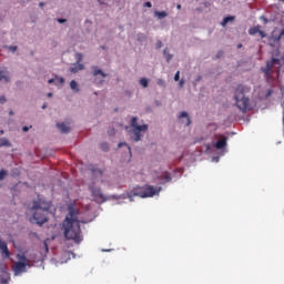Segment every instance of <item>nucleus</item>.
<instances>
[{"label":"nucleus","instance_id":"8fccbe9b","mask_svg":"<svg viewBox=\"0 0 284 284\" xmlns=\"http://www.w3.org/2000/svg\"><path fill=\"white\" fill-rule=\"evenodd\" d=\"M40 6L43 7V2H40Z\"/></svg>","mask_w":284,"mask_h":284},{"label":"nucleus","instance_id":"3c124183","mask_svg":"<svg viewBox=\"0 0 284 284\" xmlns=\"http://www.w3.org/2000/svg\"><path fill=\"white\" fill-rule=\"evenodd\" d=\"M44 246H48V244H44ZM47 250H48V247H47Z\"/></svg>","mask_w":284,"mask_h":284},{"label":"nucleus","instance_id":"6ab92c4d","mask_svg":"<svg viewBox=\"0 0 284 284\" xmlns=\"http://www.w3.org/2000/svg\"><path fill=\"white\" fill-rule=\"evenodd\" d=\"M260 30H261L260 27L251 28V29L248 30V34H251V36L258 34Z\"/></svg>","mask_w":284,"mask_h":284},{"label":"nucleus","instance_id":"72a5a7b5","mask_svg":"<svg viewBox=\"0 0 284 284\" xmlns=\"http://www.w3.org/2000/svg\"><path fill=\"white\" fill-rule=\"evenodd\" d=\"M144 8H152V2H145Z\"/></svg>","mask_w":284,"mask_h":284},{"label":"nucleus","instance_id":"4be33fe9","mask_svg":"<svg viewBox=\"0 0 284 284\" xmlns=\"http://www.w3.org/2000/svg\"><path fill=\"white\" fill-rule=\"evenodd\" d=\"M163 54L166 58L168 63H170V61H172V54L168 53V49H164Z\"/></svg>","mask_w":284,"mask_h":284},{"label":"nucleus","instance_id":"7c9ffc66","mask_svg":"<svg viewBox=\"0 0 284 284\" xmlns=\"http://www.w3.org/2000/svg\"><path fill=\"white\" fill-rule=\"evenodd\" d=\"M123 145H125L128 148L129 152H131L130 145H128L123 142L119 143L118 148H123Z\"/></svg>","mask_w":284,"mask_h":284},{"label":"nucleus","instance_id":"a19ab883","mask_svg":"<svg viewBox=\"0 0 284 284\" xmlns=\"http://www.w3.org/2000/svg\"><path fill=\"white\" fill-rule=\"evenodd\" d=\"M114 133H115L114 129L111 130V131H109V134H110V135H112V134H114Z\"/></svg>","mask_w":284,"mask_h":284},{"label":"nucleus","instance_id":"c756f323","mask_svg":"<svg viewBox=\"0 0 284 284\" xmlns=\"http://www.w3.org/2000/svg\"><path fill=\"white\" fill-rule=\"evenodd\" d=\"M158 85H161L162 88H165V81L159 79L158 80Z\"/></svg>","mask_w":284,"mask_h":284},{"label":"nucleus","instance_id":"412c9836","mask_svg":"<svg viewBox=\"0 0 284 284\" xmlns=\"http://www.w3.org/2000/svg\"><path fill=\"white\" fill-rule=\"evenodd\" d=\"M100 148L103 152H108V150H110V145L106 142L101 143Z\"/></svg>","mask_w":284,"mask_h":284},{"label":"nucleus","instance_id":"7ed1b4c3","mask_svg":"<svg viewBox=\"0 0 284 284\" xmlns=\"http://www.w3.org/2000/svg\"><path fill=\"white\" fill-rule=\"evenodd\" d=\"M250 92H252V87L247 84H239L234 92L235 105L245 114L250 108Z\"/></svg>","mask_w":284,"mask_h":284},{"label":"nucleus","instance_id":"1a4fd4ad","mask_svg":"<svg viewBox=\"0 0 284 284\" xmlns=\"http://www.w3.org/2000/svg\"><path fill=\"white\" fill-rule=\"evenodd\" d=\"M214 148L216 150H223V148H227V138L226 136H222V139H220L215 144Z\"/></svg>","mask_w":284,"mask_h":284},{"label":"nucleus","instance_id":"09e8293b","mask_svg":"<svg viewBox=\"0 0 284 284\" xmlns=\"http://www.w3.org/2000/svg\"><path fill=\"white\" fill-rule=\"evenodd\" d=\"M22 261H28L26 257H22Z\"/></svg>","mask_w":284,"mask_h":284},{"label":"nucleus","instance_id":"c85d7f7f","mask_svg":"<svg viewBox=\"0 0 284 284\" xmlns=\"http://www.w3.org/2000/svg\"><path fill=\"white\" fill-rule=\"evenodd\" d=\"M181 79V72L178 71L174 75V81H179Z\"/></svg>","mask_w":284,"mask_h":284},{"label":"nucleus","instance_id":"ddd939ff","mask_svg":"<svg viewBox=\"0 0 284 284\" xmlns=\"http://www.w3.org/2000/svg\"><path fill=\"white\" fill-rule=\"evenodd\" d=\"M0 81H4L6 83L10 81V78L8 77V70L0 69Z\"/></svg>","mask_w":284,"mask_h":284},{"label":"nucleus","instance_id":"0eeeda50","mask_svg":"<svg viewBox=\"0 0 284 284\" xmlns=\"http://www.w3.org/2000/svg\"><path fill=\"white\" fill-rule=\"evenodd\" d=\"M275 63H281V60L273 58L271 62H266V67L262 69L265 77H272V68H274Z\"/></svg>","mask_w":284,"mask_h":284},{"label":"nucleus","instance_id":"2eb2a0df","mask_svg":"<svg viewBox=\"0 0 284 284\" xmlns=\"http://www.w3.org/2000/svg\"><path fill=\"white\" fill-rule=\"evenodd\" d=\"M179 119H186L185 125H190L192 123L190 115L185 111L180 113Z\"/></svg>","mask_w":284,"mask_h":284},{"label":"nucleus","instance_id":"20e7f679","mask_svg":"<svg viewBox=\"0 0 284 284\" xmlns=\"http://www.w3.org/2000/svg\"><path fill=\"white\" fill-rule=\"evenodd\" d=\"M161 192V187H154L152 185H144L133 191V196H140V199H149L155 196Z\"/></svg>","mask_w":284,"mask_h":284},{"label":"nucleus","instance_id":"f704fd0d","mask_svg":"<svg viewBox=\"0 0 284 284\" xmlns=\"http://www.w3.org/2000/svg\"><path fill=\"white\" fill-rule=\"evenodd\" d=\"M9 50H10L11 52H14V51L17 50V45H11V47H9Z\"/></svg>","mask_w":284,"mask_h":284},{"label":"nucleus","instance_id":"39448f33","mask_svg":"<svg viewBox=\"0 0 284 284\" xmlns=\"http://www.w3.org/2000/svg\"><path fill=\"white\" fill-rule=\"evenodd\" d=\"M131 126L133 129V141H141V132H148V124L139 125L138 119L132 118Z\"/></svg>","mask_w":284,"mask_h":284},{"label":"nucleus","instance_id":"a211bd4d","mask_svg":"<svg viewBox=\"0 0 284 284\" xmlns=\"http://www.w3.org/2000/svg\"><path fill=\"white\" fill-rule=\"evenodd\" d=\"M70 88L73 90V92H79V83H77L74 80L70 82Z\"/></svg>","mask_w":284,"mask_h":284},{"label":"nucleus","instance_id":"393cba45","mask_svg":"<svg viewBox=\"0 0 284 284\" xmlns=\"http://www.w3.org/2000/svg\"><path fill=\"white\" fill-rule=\"evenodd\" d=\"M6 176H8V171H6V170H1L0 171V181H3V179H6Z\"/></svg>","mask_w":284,"mask_h":284},{"label":"nucleus","instance_id":"a878e982","mask_svg":"<svg viewBox=\"0 0 284 284\" xmlns=\"http://www.w3.org/2000/svg\"><path fill=\"white\" fill-rule=\"evenodd\" d=\"M75 59H77V63H81V61H83V54L82 53H77Z\"/></svg>","mask_w":284,"mask_h":284},{"label":"nucleus","instance_id":"58836bf2","mask_svg":"<svg viewBox=\"0 0 284 284\" xmlns=\"http://www.w3.org/2000/svg\"><path fill=\"white\" fill-rule=\"evenodd\" d=\"M184 83H185V81L181 80L180 81V88H183Z\"/></svg>","mask_w":284,"mask_h":284},{"label":"nucleus","instance_id":"f257e3e1","mask_svg":"<svg viewBox=\"0 0 284 284\" xmlns=\"http://www.w3.org/2000/svg\"><path fill=\"white\" fill-rule=\"evenodd\" d=\"M64 237L68 241H74V243H81L83 235L81 234V224L79 222V210L69 207V214L67 215L63 225Z\"/></svg>","mask_w":284,"mask_h":284},{"label":"nucleus","instance_id":"c9c22d12","mask_svg":"<svg viewBox=\"0 0 284 284\" xmlns=\"http://www.w3.org/2000/svg\"><path fill=\"white\" fill-rule=\"evenodd\" d=\"M6 101H7V100H6V97H4V95H1V97H0V103H6Z\"/></svg>","mask_w":284,"mask_h":284},{"label":"nucleus","instance_id":"b1692460","mask_svg":"<svg viewBox=\"0 0 284 284\" xmlns=\"http://www.w3.org/2000/svg\"><path fill=\"white\" fill-rule=\"evenodd\" d=\"M63 83H65V79H63V78L55 79V85H63Z\"/></svg>","mask_w":284,"mask_h":284},{"label":"nucleus","instance_id":"9b49d317","mask_svg":"<svg viewBox=\"0 0 284 284\" xmlns=\"http://www.w3.org/2000/svg\"><path fill=\"white\" fill-rule=\"evenodd\" d=\"M57 128L60 130V132H62V134H68V132H70V126H68L65 123H58Z\"/></svg>","mask_w":284,"mask_h":284},{"label":"nucleus","instance_id":"dca6fc26","mask_svg":"<svg viewBox=\"0 0 284 284\" xmlns=\"http://www.w3.org/2000/svg\"><path fill=\"white\" fill-rule=\"evenodd\" d=\"M230 21H234V17L230 16L223 19L221 26H223V28H225L227 26V23H230Z\"/></svg>","mask_w":284,"mask_h":284},{"label":"nucleus","instance_id":"e433bc0d","mask_svg":"<svg viewBox=\"0 0 284 284\" xmlns=\"http://www.w3.org/2000/svg\"><path fill=\"white\" fill-rule=\"evenodd\" d=\"M221 57H223V51H219V53L216 54V59H221Z\"/></svg>","mask_w":284,"mask_h":284},{"label":"nucleus","instance_id":"79ce46f5","mask_svg":"<svg viewBox=\"0 0 284 284\" xmlns=\"http://www.w3.org/2000/svg\"><path fill=\"white\" fill-rule=\"evenodd\" d=\"M95 83H103V79H101L100 81L95 80Z\"/></svg>","mask_w":284,"mask_h":284},{"label":"nucleus","instance_id":"de8ad7c7","mask_svg":"<svg viewBox=\"0 0 284 284\" xmlns=\"http://www.w3.org/2000/svg\"><path fill=\"white\" fill-rule=\"evenodd\" d=\"M48 97H52V93H48Z\"/></svg>","mask_w":284,"mask_h":284},{"label":"nucleus","instance_id":"423d86ee","mask_svg":"<svg viewBox=\"0 0 284 284\" xmlns=\"http://www.w3.org/2000/svg\"><path fill=\"white\" fill-rule=\"evenodd\" d=\"M89 190L91 192V196H93L97 203H105V195H103L101 187H95L94 185H90Z\"/></svg>","mask_w":284,"mask_h":284},{"label":"nucleus","instance_id":"f3484780","mask_svg":"<svg viewBox=\"0 0 284 284\" xmlns=\"http://www.w3.org/2000/svg\"><path fill=\"white\" fill-rule=\"evenodd\" d=\"M154 14L158 17V19H165V17H168V12L165 11H155Z\"/></svg>","mask_w":284,"mask_h":284},{"label":"nucleus","instance_id":"6e6552de","mask_svg":"<svg viewBox=\"0 0 284 284\" xmlns=\"http://www.w3.org/2000/svg\"><path fill=\"white\" fill-rule=\"evenodd\" d=\"M26 267H28V263H26V262H17L13 265V270L17 274H21V273L26 272Z\"/></svg>","mask_w":284,"mask_h":284},{"label":"nucleus","instance_id":"4c0bfd02","mask_svg":"<svg viewBox=\"0 0 284 284\" xmlns=\"http://www.w3.org/2000/svg\"><path fill=\"white\" fill-rule=\"evenodd\" d=\"M29 130H30V128H28V126L22 128V131H24V132H28Z\"/></svg>","mask_w":284,"mask_h":284},{"label":"nucleus","instance_id":"49530a36","mask_svg":"<svg viewBox=\"0 0 284 284\" xmlns=\"http://www.w3.org/2000/svg\"><path fill=\"white\" fill-rule=\"evenodd\" d=\"M237 48H243V44H237Z\"/></svg>","mask_w":284,"mask_h":284},{"label":"nucleus","instance_id":"f8f14e48","mask_svg":"<svg viewBox=\"0 0 284 284\" xmlns=\"http://www.w3.org/2000/svg\"><path fill=\"white\" fill-rule=\"evenodd\" d=\"M83 64L81 63H74L71 68H70V72H72L73 74H77V72H81V70H83Z\"/></svg>","mask_w":284,"mask_h":284},{"label":"nucleus","instance_id":"a18cd8bd","mask_svg":"<svg viewBox=\"0 0 284 284\" xmlns=\"http://www.w3.org/2000/svg\"><path fill=\"white\" fill-rule=\"evenodd\" d=\"M9 114L12 116V114H14V112H13V111H10Z\"/></svg>","mask_w":284,"mask_h":284},{"label":"nucleus","instance_id":"4468645a","mask_svg":"<svg viewBox=\"0 0 284 284\" xmlns=\"http://www.w3.org/2000/svg\"><path fill=\"white\" fill-rule=\"evenodd\" d=\"M101 77V79H105L108 74L103 73V71L97 67H93V77Z\"/></svg>","mask_w":284,"mask_h":284},{"label":"nucleus","instance_id":"37998d69","mask_svg":"<svg viewBox=\"0 0 284 284\" xmlns=\"http://www.w3.org/2000/svg\"><path fill=\"white\" fill-rule=\"evenodd\" d=\"M45 108H48V105H47V104H43V105H42V110H45Z\"/></svg>","mask_w":284,"mask_h":284},{"label":"nucleus","instance_id":"603ef678","mask_svg":"<svg viewBox=\"0 0 284 284\" xmlns=\"http://www.w3.org/2000/svg\"><path fill=\"white\" fill-rule=\"evenodd\" d=\"M281 1H283V3H284V0H281Z\"/></svg>","mask_w":284,"mask_h":284},{"label":"nucleus","instance_id":"473e14b6","mask_svg":"<svg viewBox=\"0 0 284 284\" xmlns=\"http://www.w3.org/2000/svg\"><path fill=\"white\" fill-rule=\"evenodd\" d=\"M65 21H68L67 19H63V18H59L58 19V23H65Z\"/></svg>","mask_w":284,"mask_h":284},{"label":"nucleus","instance_id":"cd10ccee","mask_svg":"<svg viewBox=\"0 0 284 284\" xmlns=\"http://www.w3.org/2000/svg\"><path fill=\"white\" fill-rule=\"evenodd\" d=\"M155 48L158 50H161V48H163V42H161V40H159L156 43H155Z\"/></svg>","mask_w":284,"mask_h":284},{"label":"nucleus","instance_id":"9d476101","mask_svg":"<svg viewBox=\"0 0 284 284\" xmlns=\"http://www.w3.org/2000/svg\"><path fill=\"white\" fill-rule=\"evenodd\" d=\"M91 172H92V175L95 178V179H100V181H103L102 176H103V170L101 169H91Z\"/></svg>","mask_w":284,"mask_h":284},{"label":"nucleus","instance_id":"ea45409f","mask_svg":"<svg viewBox=\"0 0 284 284\" xmlns=\"http://www.w3.org/2000/svg\"><path fill=\"white\" fill-rule=\"evenodd\" d=\"M55 81H57V80H54V79H50V80L48 81V83H55Z\"/></svg>","mask_w":284,"mask_h":284},{"label":"nucleus","instance_id":"f03ea898","mask_svg":"<svg viewBox=\"0 0 284 284\" xmlns=\"http://www.w3.org/2000/svg\"><path fill=\"white\" fill-rule=\"evenodd\" d=\"M51 207L52 202H48L45 199L39 197L38 200L33 201V220L36 221L37 225L48 223V214H50Z\"/></svg>","mask_w":284,"mask_h":284},{"label":"nucleus","instance_id":"aec40b11","mask_svg":"<svg viewBox=\"0 0 284 284\" xmlns=\"http://www.w3.org/2000/svg\"><path fill=\"white\" fill-rule=\"evenodd\" d=\"M9 145H10V141H8V139L6 138L0 139V148L9 146Z\"/></svg>","mask_w":284,"mask_h":284},{"label":"nucleus","instance_id":"bb28decb","mask_svg":"<svg viewBox=\"0 0 284 284\" xmlns=\"http://www.w3.org/2000/svg\"><path fill=\"white\" fill-rule=\"evenodd\" d=\"M163 176H164L165 183L172 181V178L170 176V173H164Z\"/></svg>","mask_w":284,"mask_h":284},{"label":"nucleus","instance_id":"c03bdc74","mask_svg":"<svg viewBox=\"0 0 284 284\" xmlns=\"http://www.w3.org/2000/svg\"><path fill=\"white\" fill-rule=\"evenodd\" d=\"M176 8H178V10H181V4H178Z\"/></svg>","mask_w":284,"mask_h":284},{"label":"nucleus","instance_id":"5701e85b","mask_svg":"<svg viewBox=\"0 0 284 284\" xmlns=\"http://www.w3.org/2000/svg\"><path fill=\"white\" fill-rule=\"evenodd\" d=\"M148 83H149V81H148L146 78H142V79L140 80V85H142V88H148Z\"/></svg>","mask_w":284,"mask_h":284},{"label":"nucleus","instance_id":"2f4dec72","mask_svg":"<svg viewBox=\"0 0 284 284\" xmlns=\"http://www.w3.org/2000/svg\"><path fill=\"white\" fill-rule=\"evenodd\" d=\"M257 34H260V37H262V39H265V32L264 31H262L261 29H260V31H258V33Z\"/></svg>","mask_w":284,"mask_h":284}]
</instances>
